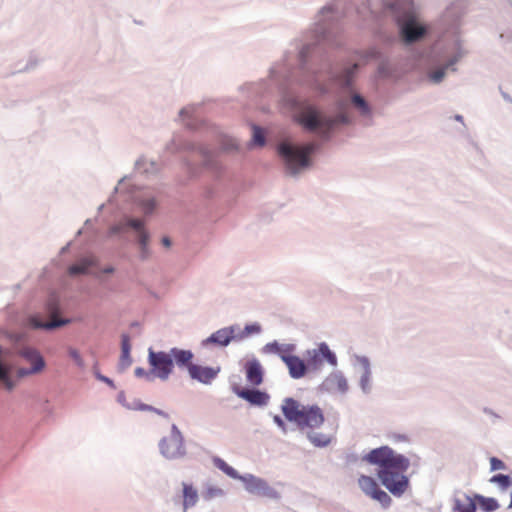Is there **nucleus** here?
I'll use <instances>...</instances> for the list:
<instances>
[{
	"label": "nucleus",
	"instance_id": "37998d69",
	"mask_svg": "<svg viewBox=\"0 0 512 512\" xmlns=\"http://www.w3.org/2000/svg\"><path fill=\"white\" fill-rule=\"evenodd\" d=\"M490 468L491 471H497V470H505L506 464L497 457H491L490 458Z\"/></svg>",
	"mask_w": 512,
	"mask_h": 512
},
{
	"label": "nucleus",
	"instance_id": "f03ea898",
	"mask_svg": "<svg viewBox=\"0 0 512 512\" xmlns=\"http://www.w3.org/2000/svg\"><path fill=\"white\" fill-rule=\"evenodd\" d=\"M461 16L459 3H453L446 9L443 20L451 23V31L442 35L425 57V76L432 85H440L450 73H456L458 64L469 54L457 24Z\"/></svg>",
	"mask_w": 512,
	"mask_h": 512
},
{
	"label": "nucleus",
	"instance_id": "0eeeda50",
	"mask_svg": "<svg viewBox=\"0 0 512 512\" xmlns=\"http://www.w3.org/2000/svg\"><path fill=\"white\" fill-rule=\"evenodd\" d=\"M131 175L123 176L111 192L108 203H113L115 195L125 194L140 208L143 219L151 216L157 209L158 199L155 194L148 190L140 191L139 187L133 184Z\"/></svg>",
	"mask_w": 512,
	"mask_h": 512
},
{
	"label": "nucleus",
	"instance_id": "39448f33",
	"mask_svg": "<svg viewBox=\"0 0 512 512\" xmlns=\"http://www.w3.org/2000/svg\"><path fill=\"white\" fill-rule=\"evenodd\" d=\"M281 411L285 419L295 424L314 447L325 448L331 443L329 435L316 431L325 421L318 405H304L292 397H286L282 401Z\"/></svg>",
	"mask_w": 512,
	"mask_h": 512
},
{
	"label": "nucleus",
	"instance_id": "f3484780",
	"mask_svg": "<svg viewBox=\"0 0 512 512\" xmlns=\"http://www.w3.org/2000/svg\"><path fill=\"white\" fill-rule=\"evenodd\" d=\"M318 389L323 393H339L345 395L349 391V384L343 371L334 369L324 378Z\"/></svg>",
	"mask_w": 512,
	"mask_h": 512
},
{
	"label": "nucleus",
	"instance_id": "de8ad7c7",
	"mask_svg": "<svg viewBox=\"0 0 512 512\" xmlns=\"http://www.w3.org/2000/svg\"><path fill=\"white\" fill-rule=\"evenodd\" d=\"M132 410H139V411H149L153 412L155 410V407L148 405V404H138V406H129Z\"/></svg>",
	"mask_w": 512,
	"mask_h": 512
},
{
	"label": "nucleus",
	"instance_id": "a878e982",
	"mask_svg": "<svg viewBox=\"0 0 512 512\" xmlns=\"http://www.w3.org/2000/svg\"><path fill=\"white\" fill-rule=\"evenodd\" d=\"M97 264L98 262L94 257H81L68 267V274L73 277L87 275L90 273V268L97 266Z\"/></svg>",
	"mask_w": 512,
	"mask_h": 512
},
{
	"label": "nucleus",
	"instance_id": "b1692460",
	"mask_svg": "<svg viewBox=\"0 0 512 512\" xmlns=\"http://www.w3.org/2000/svg\"><path fill=\"white\" fill-rule=\"evenodd\" d=\"M452 512H476L477 505L474 497L466 493L455 494L452 499Z\"/></svg>",
	"mask_w": 512,
	"mask_h": 512
},
{
	"label": "nucleus",
	"instance_id": "4c0bfd02",
	"mask_svg": "<svg viewBox=\"0 0 512 512\" xmlns=\"http://www.w3.org/2000/svg\"><path fill=\"white\" fill-rule=\"evenodd\" d=\"M221 147H222V150L225 152L237 151L239 149V143L235 138L225 136L222 139Z\"/></svg>",
	"mask_w": 512,
	"mask_h": 512
},
{
	"label": "nucleus",
	"instance_id": "c9c22d12",
	"mask_svg": "<svg viewBox=\"0 0 512 512\" xmlns=\"http://www.w3.org/2000/svg\"><path fill=\"white\" fill-rule=\"evenodd\" d=\"M224 495H225V492L223 489H221L217 486L209 485V486H207L205 492L203 493V498L206 501H210L215 498L223 497Z\"/></svg>",
	"mask_w": 512,
	"mask_h": 512
},
{
	"label": "nucleus",
	"instance_id": "4468645a",
	"mask_svg": "<svg viewBox=\"0 0 512 512\" xmlns=\"http://www.w3.org/2000/svg\"><path fill=\"white\" fill-rule=\"evenodd\" d=\"M242 483L244 484L245 490L249 494L265 497L272 500L280 499V493L261 477L246 473L243 474Z\"/></svg>",
	"mask_w": 512,
	"mask_h": 512
},
{
	"label": "nucleus",
	"instance_id": "9b49d317",
	"mask_svg": "<svg viewBox=\"0 0 512 512\" xmlns=\"http://www.w3.org/2000/svg\"><path fill=\"white\" fill-rule=\"evenodd\" d=\"M165 150L175 153L181 150L195 151L201 158L203 166L210 170H217L218 164L214 158V153L203 145H195L193 143L183 141L178 135H174L172 139L165 145Z\"/></svg>",
	"mask_w": 512,
	"mask_h": 512
},
{
	"label": "nucleus",
	"instance_id": "5701e85b",
	"mask_svg": "<svg viewBox=\"0 0 512 512\" xmlns=\"http://www.w3.org/2000/svg\"><path fill=\"white\" fill-rule=\"evenodd\" d=\"M234 393L241 399L254 406H265L269 401V395L258 389L234 388Z\"/></svg>",
	"mask_w": 512,
	"mask_h": 512
},
{
	"label": "nucleus",
	"instance_id": "4d7b16f0",
	"mask_svg": "<svg viewBox=\"0 0 512 512\" xmlns=\"http://www.w3.org/2000/svg\"><path fill=\"white\" fill-rule=\"evenodd\" d=\"M454 120H455V121H457V122H460V123H462V124L464 125V118H463V116H462V115H460V114H456V115L454 116Z\"/></svg>",
	"mask_w": 512,
	"mask_h": 512
},
{
	"label": "nucleus",
	"instance_id": "a19ab883",
	"mask_svg": "<svg viewBox=\"0 0 512 512\" xmlns=\"http://www.w3.org/2000/svg\"><path fill=\"white\" fill-rule=\"evenodd\" d=\"M134 374L136 377H139V378H144L147 382H153L155 380L154 378V375L150 370H146L142 367H137L135 370H134Z\"/></svg>",
	"mask_w": 512,
	"mask_h": 512
},
{
	"label": "nucleus",
	"instance_id": "2eb2a0df",
	"mask_svg": "<svg viewBox=\"0 0 512 512\" xmlns=\"http://www.w3.org/2000/svg\"><path fill=\"white\" fill-rule=\"evenodd\" d=\"M352 366L358 373V385L364 395H369L373 390V377L370 359L363 355H354Z\"/></svg>",
	"mask_w": 512,
	"mask_h": 512
},
{
	"label": "nucleus",
	"instance_id": "72a5a7b5",
	"mask_svg": "<svg viewBox=\"0 0 512 512\" xmlns=\"http://www.w3.org/2000/svg\"><path fill=\"white\" fill-rule=\"evenodd\" d=\"M195 108L194 107H184L179 111L178 114V120L186 125L187 127L193 128L194 124L192 121L193 118V112Z\"/></svg>",
	"mask_w": 512,
	"mask_h": 512
},
{
	"label": "nucleus",
	"instance_id": "0e129e2a",
	"mask_svg": "<svg viewBox=\"0 0 512 512\" xmlns=\"http://www.w3.org/2000/svg\"><path fill=\"white\" fill-rule=\"evenodd\" d=\"M131 326H132V327H137V326H139V323H138V322H136V321H135V322H132V323H131Z\"/></svg>",
	"mask_w": 512,
	"mask_h": 512
},
{
	"label": "nucleus",
	"instance_id": "864d4df0",
	"mask_svg": "<svg viewBox=\"0 0 512 512\" xmlns=\"http://www.w3.org/2000/svg\"><path fill=\"white\" fill-rule=\"evenodd\" d=\"M117 400L120 404H122L124 406V404H127L128 402H126V399H125V394L123 392L119 393L118 397H117Z\"/></svg>",
	"mask_w": 512,
	"mask_h": 512
},
{
	"label": "nucleus",
	"instance_id": "9d476101",
	"mask_svg": "<svg viewBox=\"0 0 512 512\" xmlns=\"http://www.w3.org/2000/svg\"><path fill=\"white\" fill-rule=\"evenodd\" d=\"M305 361L311 373H320L324 362L333 368L338 366L337 355L326 342H320L315 348L306 350Z\"/></svg>",
	"mask_w": 512,
	"mask_h": 512
},
{
	"label": "nucleus",
	"instance_id": "c756f323",
	"mask_svg": "<svg viewBox=\"0 0 512 512\" xmlns=\"http://www.w3.org/2000/svg\"><path fill=\"white\" fill-rule=\"evenodd\" d=\"M365 58H366V60L377 59V60L381 61L378 66V74L381 77H389L391 75V71H390L388 64L384 60H382L380 52L377 51L376 49L369 50L366 53Z\"/></svg>",
	"mask_w": 512,
	"mask_h": 512
},
{
	"label": "nucleus",
	"instance_id": "4be33fe9",
	"mask_svg": "<svg viewBox=\"0 0 512 512\" xmlns=\"http://www.w3.org/2000/svg\"><path fill=\"white\" fill-rule=\"evenodd\" d=\"M169 354L173 367L189 372L190 367L194 365V353L189 349L172 347L169 349Z\"/></svg>",
	"mask_w": 512,
	"mask_h": 512
},
{
	"label": "nucleus",
	"instance_id": "680f3d73",
	"mask_svg": "<svg viewBox=\"0 0 512 512\" xmlns=\"http://www.w3.org/2000/svg\"><path fill=\"white\" fill-rule=\"evenodd\" d=\"M485 413L490 414V415H495L492 410H488V409H485Z\"/></svg>",
	"mask_w": 512,
	"mask_h": 512
},
{
	"label": "nucleus",
	"instance_id": "f704fd0d",
	"mask_svg": "<svg viewBox=\"0 0 512 512\" xmlns=\"http://www.w3.org/2000/svg\"><path fill=\"white\" fill-rule=\"evenodd\" d=\"M261 331V327L259 324H248L244 327V329H241L239 327V330L236 332L237 341L242 340L246 338L248 335L253 333H259Z\"/></svg>",
	"mask_w": 512,
	"mask_h": 512
},
{
	"label": "nucleus",
	"instance_id": "a18cd8bd",
	"mask_svg": "<svg viewBox=\"0 0 512 512\" xmlns=\"http://www.w3.org/2000/svg\"><path fill=\"white\" fill-rule=\"evenodd\" d=\"M224 473L227 476L231 477L232 479L240 480L241 482L243 480V475L239 474L238 471L230 465L228 466V468L226 469V471Z\"/></svg>",
	"mask_w": 512,
	"mask_h": 512
},
{
	"label": "nucleus",
	"instance_id": "49530a36",
	"mask_svg": "<svg viewBox=\"0 0 512 512\" xmlns=\"http://www.w3.org/2000/svg\"><path fill=\"white\" fill-rule=\"evenodd\" d=\"M213 464L215 465V467H217L219 470H221L223 473L226 471V469L228 468V464L221 458L219 457H215L213 459Z\"/></svg>",
	"mask_w": 512,
	"mask_h": 512
},
{
	"label": "nucleus",
	"instance_id": "aec40b11",
	"mask_svg": "<svg viewBox=\"0 0 512 512\" xmlns=\"http://www.w3.org/2000/svg\"><path fill=\"white\" fill-rule=\"evenodd\" d=\"M220 370V367L194 364L190 367L188 375L192 380H195L204 385H210L217 378Z\"/></svg>",
	"mask_w": 512,
	"mask_h": 512
},
{
	"label": "nucleus",
	"instance_id": "cd10ccee",
	"mask_svg": "<svg viewBox=\"0 0 512 512\" xmlns=\"http://www.w3.org/2000/svg\"><path fill=\"white\" fill-rule=\"evenodd\" d=\"M134 168L139 173L146 175L156 174L159 170L158 164L145 156H141L135 161Z\"/></svg>",
	"mask_w": 512,
	"mask_h": 512
},
{
	"label": "nucleus",
	"instance_id": "79ce46f5",
	"mask_svg": "<svg viewBox=\"0 0 512 512\" xmlns=\"http://www.w3.org/2000/svg\"><path fill=\"white\" fill-rule=\"evenodd\" d=\"M182 164H183L184 168L186 169L187 173L191 177H194L197 175L198 168L196 165H194V163L190 159H183Z\"/></svg>",
	"mask_w": 512,
	"mask_h": 512
},
{
	"label": "nucleus",
	"instance_id": "f8f14e48",
	"mask_svg": "<svg viewBox=\"0 0 512 512\" xmlns=\"http://www.w3.org/2000/svg\"><path fill=\"white\" fill-rule=\"evenodd\" d=\"M147 361L155 379L167 381L173 373L174 367L169 351H155L150 347Z\"/></svg>",
	"mask_w": 512,
	"mask_h": 512
},
{
	"label": "nucleus",
	"instance_id": "69168bd1",
	"mask_svg": "<svg viewBox=\"0 0 512 512\" xmlns=\"http://www.w3.org/2000/svg\"><path fill=\"white\" fill-rule=\"evenodd\" d=\"M78 235L82 234V229L77 232Z\"/></svg>",
	"mask_w": 512,
	"mask_h": 512
},
{
	"label": "nucleus",
	"instance_id": "8fccbe9b",
	"mask_svg": "<svg viewBox=\"0 0 512 512\" xmlns=\"http://www.w3.org/2000/svg\"><path fill=\"white\" fill-rule=\"evenodd\" d=\"M281 346H282V353H284V354L291 353L295 350L294 344H281Z\"/></svg>",
	"mask_w": 512,
	"mask_h": 512
},
{
	"label": "nucleus",
	"instance_id": "1a4fd4ad",
	"mask_svg": "<svg viewBox=\"0 0 512 512\" xmlns=\"http://www.w3.org/2000/svg\"><path fill=\"white\" fill-rule=\"evenodd\" d=\"M160 455L168 461L182 460L187 455V448L182 432L176 424H172L169 434L158 442Z\"/></svg>",
	"mask_w": 512,
	"mask_h": 512
},
{
	"label": "nucleus",
	"instance_id": "6ab92c4d",
	"mask_svg": "<svg viewBox=\"0 0 512 512\" xmlns=\"http://www.w3.org/2000/svg\"><path fill=\"white\" fill-rule=\"evenodd\" d=\"M280 359L285 363L292 379H301L310 372L305 359L297 355L281 354Z\"/></svg>",
	"mask_w": 512,
	"mask_h": 512
},
{
	"label": "nucleus",
	"instance_id": "5fc2aeb1",
	"mask_svg": "<svg viewBox=\"0 0 512 512\" xmlns=\"http://www.w3.org/2000/svg\"><path fill=\"white\" fill-rule=\"evenodd\" d=\"M153 412L156 413L157 415L161 416V417H164V418H168L169 417V415L165 411L160 410L158 408H155V410Z\"/></svg>",
	"mask_w": 512,
	"mask_h": 512
},
{
	"label": "nucleus",
	"instance_id": "e433bc0d",
	"mask_svg": "<svg viewBox=\"0 0 512 512\" xmlns=\"http://www.w3.org/2000/svg\"><path fill=\"white\" fill-rule=\"evenodd\" d=\"M371 498L378 501L383 507L390 506L392 502L391 497L380 487L374 491V494L371 496Z\"/></svg>",
	"mask_w": 512,
	"mask_h": 512
},
{
	"label": "nucleus",
	"instance_id": "c03bdc74",
	"mask_svg": "<svg viewBox=\"0 0 512 512\" xmlns=\"http://www.w3.org/2000/svg\"><path fill=\"white\" fill-rule=\"evenodd\" d=\"M94 368H95V370H94V375H95V377H96L99 381L106 383V384H107V385H109L110 387H113V388L115 387V386H114V382H113V380H112V379H110L109 377H107V376H105V375H102L98 370H96V364L94 365Z\"/></svg>",
	"mask_w": 512,
	"mask_h": 512
},
{
	"label": "nucleus",
	"instance_id": "7ed1b4c3",
	"mask_svg": "<svg viewBox=\"0 0 512 512\" xmlns=\"http://www.w3.org/2000/svg\"><path fill=\"white\" fill-rule=\"evenodd\" d=\"M5 337L11 348L7 350L0 345V384L12 390L16 380L43 372L46 361L41 352L30 344L27 332L6 331Z\"/></svg>",
	"mask_w": 512,
	"mask_h": 512
},
{
	"label": "nucleus",
	"instance_id": "dca6fc26",
	"mask_svg": "<svg viewBox=\"0 0 512 512\" xmlns=\"http://www.w3.org/2000/svg\"><path fill=\"white\" fill-rule=\"evenodd\" d=\"M200 501L198 488L188 481H182L173 497L174 504H179L181 512H188L197 506Z\"/></svg>",
	"mask_w": 512,
	"mask_h": 512
},
{
	"label": "nucleus",
	"instance_id": "e2e57ef3",
	"mask_svg": "<svg viewBox=\"0 0 512 512\" xmlns=\"http://www.w3.org/2000/svg\"><path fill=\"white\" fill-rule=\"evenodd\" d=\"M68 246H69V245H66L65 247H63V248L61 249V253L66 252V251H67V249H68Z\"/></svg>",
	"mask_w": 512,
	"mask_h": 512
},
{
	"label": "nucleus",
	"instance_id": "ddd939ff",
	"mask_svg": "<svg viewBox=\"0 0 512 512\" xmlns=\"http://www.w3.org/2000/svg\"><path fill=\"white\" fill-rule=\"evenodd\" d=\"M239 330V325H230L220 328L210 334L208 337L202 339L199 343L200 350H209L212 347L225 348L233 341H237L236 332Z\"/></svg>",
	"mask_w": 512,
	"mask_h": 512
},
{
	"label": "nucleus",
	"instance_id": "bb28decb",
	"mask_svg": "<svg viewBox=\"0 0 512 512\" xmlns=\"http://www.w3.org/2000/svg\"><path fill=\"white\" fill-rule=\"evenodd\" d=\"M130 352V337L128 334L123 333L121 335V355L118 363V370L120 372H124L132 364Z\"/></svg>",
	"mask_w": 512,
	"mask_h": 512
},
{
	"label": "nucleus",
	"instance_id": "58836bf2",
	"mask_svg": "<svg viewBox=\"0 0 512 512\" xmlns=\"http://www.w3.org/2000/svg\"><path fill=\"white\" fill-rule=\"evenodd\" d=\"M263 353L265 354H277L281 355L282 353V346L277 341L269 342L262 348Z\"/></svg>",
	"mask_w": 512,
	"mask_h": 512
},
{
	"label": "nucleus",
	"instance_id": "7c9ffc66",
	"mask_svg": "<svg viewBox=\"0 0 512 512\" xmlns=\"http://www.w3.org/2000/svg\"><path fill=\"white\" fill-rule=\"evenodd\" d=\"M360 489L367 495L372 496L379 488L378 483L370 476L361 475L358 479Z\"/></svg>",
	"mask_w": 512,
	"mask_h": 512
},
{
	"label": "nucleus",
	"instance_id": "bf43d9fd",
	"mask_svg": "<svg viewBox=\"0 0 512 512\" xmlns=\"http://www.w3.org/2000/svg\"><path fill=\"white\" fill-rule=\"evenodd\" d=\"M396 439H397L398 441H404V440H406V436H404V435H398V436L396 437Z\"/></svg>",
	"mask_w": 512,
	"mask_h": 512
},
{
	"label": "nucleus",
	"instance_id": "473e14b6",
	"mask_svg": "<svg viewBox=\"0 0 512 512\" xmlns=\"http://www.w3.org/2000/svg\"><path fill=\"white\" fill-rule=\"evenodd\" d=\"M491 483L498 485L502 491L507 490L512 485V478L507 474H496L489 480Z\"/></svg>",
	"mask_w": 512,
	"mask_h": 512
},
{
	"label": "nucleus",
	"instance_id": "ea45409f",
	"mask_svg": "<svg viewBox=\"0 0 512 512\" xmlns=\"http://www.w3.org/2000/svg\"><path fill=\"white\" fill-rule=\"evenodd\" d=\"M67 352H68V355L71 357V359L74 361V363L79 367V368H85V362H84V359L82 358L80 352L73 348V347H69L67 349Z\"/></svg>",
	"mask_w": 512,
	"mask_h": 512
},
{
	"label": "nucleus",
	"instance_id": "c85d7f7f",
	"mask_svg": "<svg viewBox=\"0 0 512 512\" xmlns=\"http://www.w3.org/2000/svg\"><path fill=\"white\" fill-rule=\"evenodd\" d=\"M474 499L475 502L479 504L480 509L484 512H494L499 508V503L495 498L475 494Z\"/></svg>",
	"mask_w": 512,
	"mask_h": 512
},
{
	"label": "nucleus",
	"instance_id": "3c124183",
	"mask_svg": "<svg viewBox=\"0 0 512 512\" xmlns=\"http://www.w3.org/2000/svg\"><path fill=\"white\" fill-rule=\"evenodd\" d=\"M161 244L165 247V248H170L172 246V240L170 239V237L168 236H163L161 238Z\"/></svg>",
	"mask_w": 512,
	"mask_h": 512
},
{
	"label": "nucleus",
	"instance_id": "393cba45",
	"mask_svg": "<svg viewBox=\"0 0 512 512\" xmlns=\"http://www.w3.org/2000/svg\"><path fill=\"white\" fill-rule=\"evenodd\" d=\"M245 373L247 381L258 386L263 382V368L259 360L256 358L249 360L245 365Z\"/></svg>",
	"mask_w": 512,
	"mask_h": 512
},
{
	"label": "nucleus",
	"instance_id": "052dcab7",
	"mask_svg": "<svg viewBox=\"0 0 512 512\" xmlns=\"http://www.w3.org/2000/svg\"><path fill=\"white\" fill-rule=\"evenodd\" d=\"M92 223V220L91 219H86L85 222H84V225L85 226H90Z\"/></svg>",
	"mask_w": 512,
	"mask_h": 512
},
{
	"label": "nucleus",
	"instance_id": "423d86ee",
	"mask_svg": "<svg viewBox=\"0 0 512 512\" xmlns=\"http://www.w3.org/2000/svg\"><path fill=\"white\" fill-rule=\"evenodd\" d=\"M318 149L316 142L300 144L285 138L278 142L276 150L280 157L284 172L290 177H298L310 168L311 156Z\"/></svg>",
	"mask_w": 512,
	"mask_h": 512
},
{
	"label": "nucleus",
	"instance_id": "09e8293b",
	"mask_svg": "<svg viewBox=\"0 0 512 512\" xmlns=\"http://www.w3.org/2000/svg\"><path fill=\"white\" fill-rule=\"evenodd\" d=\"M273 421L277 425V427L280 428L283 432L286 431V424H285L284 420L279 415H275L273 417Z\"/></svg>",
	"mask_w": 512,
	"mask_h": 512
},
{
	"label": "nucleus",
	"instance_id": "6e6552de",
	"mask_svg": "<svg viewBox=\"0 0 512 512\" xmlns=\"http://www.w3.org/2000/svg\"><path fill=\"white\" fill-rule=\"evenodd\" d=\"M43 308L48 320H43L39 314H31L27 317V323L31 328L53 331L72 323V319L62 316L61 301L56 293L50 294Z\"/></svg>",
	"mask_w": 512,
	"mask_h": 512
},
{
	"label": "nucleus",
	"instance_id": "a211bd4d",
	"mask_svg": "<svg viewBox=\"0 0 512 512\" xmlns=\"http://www.w3.org/2000/svg\"><path fill=\"white\" fill-rule=\"evenodd\" d=\"M134 235V242L137 247L138 259L140 261H147L151 257L150 240L151 235L146 227V221L141 224V228L137 229Z\"/></svg>",
	"mask_w": 512,
	"mask_h": 512
},
{
	"label": "nucleus",
	"instance_id": "f257e3e1",
	"mask_svg": "<svg viewBox=\"0 0 512 512\" xmlns=\"http://www.w3.org/2000/svg\"><path fill=\"white\" fill-rule=\"evenodd\" d=\"M344 16L340 0H332L317 12L311 28L296 40L293 50L285 53L282 61L269 70V77L281 85L290 75L295 57L299 65L302 85L319 97L332 93L334 84L338 90L333 105L323 110L309 99L286 96L285 101L294 120L305 130L316 133L328 140L340 126L351 124L347 112V100L363 119L372 117V107L368 101L353 89L360 65L358 63H338L325 51L341 45V19Z\"/></svg>",
	"mask_w": 512,
	"mask_h": 512
},
{
	"label": "nucleus",
	"instance_id": "412c9836",
	"mask_svg": "<svg viewBox=\"0 0 512 512\" xmlns=\"http://www.w3.org/2000/svg\"><path fill=\"white\" fill-rule=\"evenodd\" d=\"M143 221L144 219L142 218L124 215L119 222L109 228L108 233L110 236L127 233L134 234L137 229L141 228Z\"/></svg>",
	"mask_w": 512,
	"mask_h": 512
},
{
	"label": "nucleus",
	"instance_id": "6e6d98bb",
	"mask_svg": "<svg viewBox=\"0 0 512 512\" xmlns=\"http://www.w3.org/2000/svg\"><path fill=\"white\" fill-rule=\"evenodd\" d=\"M115 269L113 266H108L106 268L103 269V272L106 273V274H112L114 273Z\"/></svg>",
	"mask_w": 512,
	"mask_h": 512
},
{
	"label": "nucleus",
	"instance_id": "2f4dec72",
	"mask_svg": "<svg viewBox=\"0 0 512 512\" xmlns=\"http://www.w3.org/2000/svg\"><path fill=\"white\" fill-rule=\"evenodd\" d=\"M266 144V136L264 130L257 126H252V138L249 145L262 147Z\"/></svg>",
	"mask_w": 512,
	"mask_h": 512
},
{
	"label": "nucleus",
	"instance_id": "13d9d810",
	"mask_svg": "<svg viewBox=\"0 0 512 512\" xmlns=\"http://www.w3.org/2000/svg\"><path fill=\"white\" fill-rule=\"evenodd\" d=\"M104 208H105V204L103 203V204H101V205H99V206H98V208H97V212H98V213H101V212L104 210Z\"/></svg>",
	"mask_w": 512,
	"mask_h": 512
},
{
	"label": "nucleus",
	"instance_id": "603ef678",
	"mask_svg": "<svg viewBox=\"0 0 512 512\" xmlns=\"http://www.w3.org/2000/svg\"><path fill=\"white\" fill-rule=\"evenodd\" d=\"M138 404H143L140 400L134 399L131 403L124 404V407H126L129 410H132L129 406H138Z\"/></svg>",
	"mask_w": 512,
	"mask_h": 512
},
{
	"label": "nucleus",
	"instance_id": "20e7f679",
	"mask_svg": "<svg viewBox=\"0 0 512 512\" xmlns=\"http://www.w3.org/2000/svg\"><path fill=\"white\" fill-rule=\"evenodd\" d=\"M418 459L415 454L404 455L387 445L374 448L362 457V461L379 467L378 479L395 497L407 491L410 481L405 472L412 464L417 465Z\"/></svg>",
	"mask_w": 512,
	"mask_h": 512
}]
</instances>
